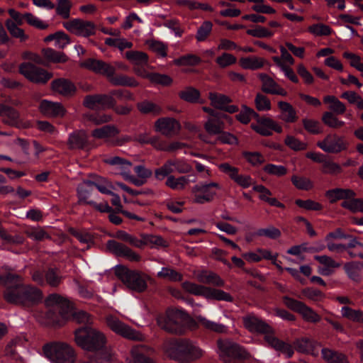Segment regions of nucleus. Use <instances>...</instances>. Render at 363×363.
I'll list each match as a JSON object with an SVG mask.
<instances>
[{"mask_svg":"<svg viewBox=\"0 0 363 363\" xmlns=\"http://www.w3.org/2000/svg\"><path fill=\"white\" fill-rule=\"evenodd\" d=\"M196 321L199 325L202 326L206 330L218 333H225L227 332V327L225 325L211 321L201 315L196 317Z\"/></svg>","mask_w":363,"mask_h":363,"instance_id":"obj_34","label":"nucleus"},{"mask_svg":"<svg viewBox=\"0 0 363 363\" xmlns=\"http://www.w3.org/2000/svg\"><path fill=\"white\" fill-rule=\"evenodd\" d=\"M176 172L174 160L166 161L162 166L155 170V177L157 180L162 181Z\"/></svg>","mask_w":363,"mask_h":363,"instance_id":"obj_37","label":"nucleus"},{"mask_svg":"<svg viewBox=\"0 0 363 363\" xmlns=\"http://www.w3.org/2000/svg\"><path fill=\"white\" fill-rule=\"evenodd\" d=\"M291 182L292 184L297 188L301 190H309L313 188V184L312 181L305 177H299L297 175H293L291 177Z\"/></svg>","mask_w":363,"mask_h":363,"instance_id":"obj_56","label":"nucleus"},{"mask_svg":"<svg viewBox=\"0 0 363 363\" xmlns=\"http://www.w3.org/2000/svg\"><path fill=\"white\" fill-rule=\"evenodd\" d=\"M126 58L134 65H145L147 62L146 53L138 51H129L125 53Z\"/></svg>","mask_w":363,"mask_h":363,"instance_id":"obj_55","label":"nucleus"},{"mask_svg":"<svg viewBox=\"0 0 363 363\" xmlns=\"http://www.w3.org/2000/svg\"><path fill=\"white\" fill-rule=\"evenodd\" d=\"M67 145L71 150H82L87 147L89 140L86 132L79 130L70 133L67 140Z\"/></svg>","mask_w":363,"mask_h":363,"instance_id":"obj_25","label":"nucleus"},{"mask_svg":"<svg viewBox=\"0 0 363 363\" xmlns=\"http://www.w3.org/2000/svg\"><path fill=\"white\" fill-rule=\"evenodd\" d=\"M218 354L224 363H233L234 359H246L249 352L242 346L229 340H218Z\"/></svg>","mask_w":363,"mask_h":363,"instance_id":"obj_9","label":"nucleus"},{"mask_svg":"<svg viewBox=\"0 0 363 363\" xmlns=\"http://www.w3.org/2000/svg\"><path fill=\"white\" fill-rule=\"evenodd\" d=\"M189 179L185 176L176 177L174 175L169 176L165 182V185L174 191H182L189 184Z\"/></svg>","mask_w":363,"mask_h":363,"instance_id":"obj_35","label":"nucleus"},{"mask_svg":"<svg viewBox=\"0 0 363 363\" xmlns=\"http://www.w3.org/2000/svg\"><path fill=\"white\" fill-rule=\"evenodd\" d=\"M106 320L108 327L117 335L130 340H143L144 337L141 333L133 330L129 325L120 320L118 318L113 315H108L106 317Z\"/></svg>","mask_w":363,"mask_h":363,"instance_id":"obj_13","label":"nucleus"},{"mask_svg":"<svg viewBox=\"0 0 363 363\" xmlns=\"http://www.w3.org/2000/svg\"><path fill=\"white\" fill-rule=\"evenodd\" d=\"M213 24L210 21H204L198 28L196 38L199 42L204 41L212 30Z\"/></svg>","mask_w":363,"mask_h":363,"instance_id":"obj_64","label":"nucleus"},{"mask_svg":"<svg viewBox=\"0 0 363 363\" xmlns=\"http://www.w3.org/2000/svg\"><path fill=\"white\" fill-rule=\"evenodd\" d=\"M163 352L180 363H189L201 359L205 352L196 342L188 340H167L162 345Z\"/></svg>","mask_w":363,"mask_h":363,"instance_id":"obj_1","label":"nucleus"},{"mask_svg":"<svg viewBox=\"0 0 363 363\" xmlns=\"http://www.w3.org/2000/svg\"><path fill=\"white\" fill-rule=\"evenodd\" d=\"M341 206L352 213H363V199L353 197L350 200L343 201Z\"/></svg>","mask_w":363,"mask_h":363,"instance_id":"obj_50","label":"nucleus"},{"mask_svg":"<svg viewBox=\"0 0 363 363\" xmlns=\"http://www.w3.org/2000/svg\"><path fill=\"white\" fill-rule=\"evenodd\" d=\"M82 66L99 74L105 75L108 81L115 86H126L135 87L138 82L133 78L124 74L114 76L116 68L113 65L102 60L88 59Z\"/></svg>","mask_w":363,"mask_h":363,"instance_id":"obj_4","label":"nucleus"},{"mask_svg":"<svg viewBox=\"0 0 363 363\" xmlns=\"http://www.w3.org/2000/svg\"><path fill=\"white\" fill-rule=\"evenodd\" d=\"M137 107L143 113H153L159 114L162 111V108L158 105L148 101H144L138 103Z\"/></svg>","mask_w":363,"mask_h":363,"instance_id":"obj_61","label":"nucleus"},{"mask_svg":"<svg viewBox=\"0 0 363 363\" xmlns=\"http://www.w3.org/2000/svg\"><path fill=\"white\" fill-rule=\"evenodd\" d=\"M154 350L145 345H138L133 347L130 352V356L125 359V363H155L149 357Z\"/></svg>","mask_w":363,"mask_h":363,"instance_id":"obj_17","label":"nucleus"},{"mask_svg":"<svg viewBox=\"0 0 363 363\" xmlns=\"http://www.w3.org/2000/svg\"><path fill=\"white\" fill-rule=\"evenodd\" d=\"M52 91L64 97H71L77 91L74 84L68 79L58 78L53 80L50 84Z\"/></svg>","mask_w":363,"mask_h":363,"instance_id":"obj_21","label":"nucleus"},{"mask_svg":"<svg viewBox=\"0 0 363 363\" xmlns=\"http://www.w3.org/2000/svg\"><path fill=\"white\" fill-rule=\"evenodd\" d=\"M321 171L323 174L335 176L341 174L343 169L338 163L326 159L322 164Z\"/></svg>","mask_w":363,"mask_h":363,"instance_id":"obj_46","label":"nucleus"},{"mask_svg":"<svg viewBox=\"0 0 363 363\" xmlns=\"http://www.w3.org/2000/svg\"><path fill=\"white\" fill-rule=\"evenodd\" d=\"M258 77L262 82V90L263 92L283 96L287 95V91L267 74L260 73L258 74Z\"/></svg>","mask_w":363,"mask_h":363,"instance_id":"obj_23","label":"nucleus"},{"mask_svg":"<svg viewBox=\"0 0 363 363\" xmlns=\"http://www.w3.org/2000/svg\"><path fill=\"white\" fill-rule=\"evenodd\" d=\"M26 234L33 240L42 241L50 238V235L41 228H31L26 230Z\"/></svg>","mask_w":363,"mask_h":363,"instance_id":"obj_60","label":"nucleus"},{"mask_svg":"<svg viewBox=\"0 0 363 363\" xmlns=\"http://www.w3.org/2000/svg\"><path fill=\"white\" fill-rule=\"evenodd\" d=\"M317 145L325 152L338 153L345 150L348 143L344 137L337 134H329L323 140L318 141Z\"/></svg>","mask_w":363,"mask_h":363,"instance_id":"obj_14","label":"nucleus"},{"mask_svg":"<svg viewBox=\"0 0 363 363\" xmlns=\"http://www.w3.org/2000/svg\"><path fill=\"white\" fill-rule=\"evenodd\" d=\"M306 322L318 323L320 320V316L311 308L307 306L305 303L302 306L298 311Z\"/></svg>","mask_w":363,"mask_h":363,"instance_id":"obj_51","label":"nucleus"},{"mask_svg":"<svg viewBox=\"0 0 363 363\" xmlns=\"http://www.w3.org/2000/svg\"><path fill=\"white\" fill-rule=\"evenodd\" d=\"M44 57L50 62L54 63H64L67 61V56L62 52L56 51L52 48L43 50Z\"/></svg>","mask_w":363,"mask_h":363,"instance_id":"obj_41","label":"nucleus"},{"mask_svg":"<svg viewBox=\"0 0 363 363\" xmlns=\"http://www.w3.org/2000/svg\"><path fill=\"white\" fill-rule=\"evenodd\" d=\"M344 269L348 277L357 282L360 281V265L359 262H347L344 265Z\"/></svg>","mask_w":363,"mask_h":363,"instance_id":"obj_42","label":"nucleus"},{"mask_svg":"<svg viewBox=\"0 0 363 363\" xmlns=\"http://www.w3.org/2000/svg\"><path fill=\"white\" fill-rule=\"evenodd\" d=\"M208 99L211 101V104L217 109L223 110L230 113L238 111V107L235 105H230V98L224 94L210 92Z\"/></svg>","mask_w":363,"mask_h":363,"instance_id":"obj_22","label":"nucleus"},{"mask_svg":"<svg viewBox=\"0 0 363 363\" xmlns=\"http://www.w3.org/2000/svg\"><path fill=\"white\" fill-rule=\"evenodd\" d=\"M336 114L330 111H326L323 114L322 121L327 126L337 129L340 128L345 125V122L338 119L335 116Z\"/></svg>","mask_w":363,"mask_h":363,"instance_id":"obj_44","label":"nucleus"},{"mask_svg":"<svg viewBox=\"0 0 363 363\" xmlns=\"http://www.w3.org/2000/svg\"><path fill=\"white\" fill-rule=\"evenodd\" d=\"M196 279L203 284H211L215 286H223L224 281L217 274L211 271H201L196 274Z\"/></svg>","mask_w":363,"mask_h":363,"instance_id":"obj_30","label":"nucleus"},{"mask_svg":"<svg viewBox=\"0 0 363 363\" xmlns=\"http://www.w3.org/2000/svg\"><path fill=\"white\" fill-rule=\"evenodd\" d=\"M201 62V58L196 55L188 54L174 60V63L178 66H194Z\"/></svg>","mask_w":363,"mask_h":363,"instance_id":"obj_53","label":"nucleus"},{"mask_svg":"<svg viewBox=\"0 0 363 363\" xmlns=\"http://www.w3.org/2000/svg\"><path fill=\"white\" fill-rule=\"evenodd\" d=\"M45 303L48 307H58L62 313L67 312L70 307L69 301L57 294H52L49 295L46 298Z\"/></svg>","mask_w":363,"mask_h":363,"instance_id":"obj_31","label":"nucleus"},{"mask_svg":"<svg viewBox=\"0 0 363 363\" xmlns=\"http://www.w3.org/2000/svg\"><path fill=\"white\" fill-rule=\"evenodd\" d=\"M157 276L159 278L165 279L170 281H180L183 278L181 273L170 267H162Z\"/></svg>","mask_w":363,"mask_h":363,"instance_id":"obj_48","label":"nucleus"},{"mask_svg":"<svg viewBox=\"0 0 363 363\" xmlns=\"http://www.w3.org/2000/svg\"><path fill=\"white\" fill-rule=\"evenodd\" d=\"M4 298L9 303L30 307L41 301L43 294L39 289L31 285H16L6 289Z\"/></svg>","mask_w":363,"mask_h":363,"instance_id":"obj_3","label":"nucleus"},{"mask_svg":"<svg viewBox=\"0 0 363 363\" xmlns=\"http://www.w3.org/2000/svg\"><path fill=\"white\" fill-rule=\"evenodd\" d=\"M323 102L328 104V108L330 112L337 115L343 114L346 111V106L337 97L332 95L324 96Z\"/></svg>","mask_w":363,"mask_h":363,"instance_id":"obj_36","label":"nucleus"},{"mask_svg":"<svg viewBox=\"0 0 363 363\" xmlns=\"http://www.w3.org/2000/svg\"><path fill=\"white\" fill-rule=\"evenodd\" d=\"M104 162L111 166H114L116 170L124 178V179L131 174L133 164L120 157L115 156L108 157L104 160Z\"/></svg>","mask_w":363,"mask_h":363,"instance_id":"obj_26","label":"nucleus"},{"mask_svg":"<svg viewBox=\"0 0 363 363\" xmlns=\"http://www.w3.org/2000/svg\"><path fill=\"white\" fill-rule=\"evenodd\" d=\"M257 117H258V113L245 105L242 106L241 111L236 115L237 119L243 124H247L252 118H256Z\"/></svg>","mask_w":363,"mask_h":363,"instance_id":"obj_54","label":"nucleus"},{"mask_svg":"<svg viewBox=\"0 0 363 363\" xmlns=\"http://www.w3.org/2000/svg\"><path fill=\"white\" fill-rule=\"evenodd\" d=\"M40 112L46 117L62 118L66 113V109L60 102L49 100H42L38 106Z\"/></svg>","mask_w":363,"mask_h":363,"instance_id":"obj_19","label":"nucleus"},{"mask_svg":"<svg viewBox=\"0 0 363 363\" xmlns=\"http://www.w3.org/2000/svg\"><path fill=\"white\" fill-rule=\"evenodd\" d=\"M119 130L113 125H107L99 128L94 129L91 135L97 139H108L117 135Z\"/></svg>","mask_w":363,"mask_h":363,"instance_id":"obj_32","label":"nucleus"},{"mask_svg":"<svg viewBox=\"0 0 363 363\" xmlns=\"http://www.w3.org/2000/svg\"><path fill=\"white\" fill-rule=\"evenodd\" d=\"M219 189L220 186L217 182L199 183L191 189L193 201L198 204L211 202Z\"/></svg>","mask_w":363,"mask_h":363,"instance_id":"obj_10","label":"nucleus"},{"mask_svg":"<svg viewBox=\"0 0 363 363\" xmlns=\"http://www.w3.org/2000/svg\"><path fill=\"white\" fill-rule=\"evenodd\" d=\"M341 315L343 318L357 323L363 324V311L355 310L348 306H343L341 308Z\"/></svg>","mask_w":363,"mask_h":363,"instance_id":"obj_38","label":"nucleus"},{"mask_svg":"<svg viewBox=\"0 0 363 363\" xmlns=\"http://www.w3.org/2000/svg\"><path fill=\"white\" fill-rule=\"evenodd\" d=\"M323 358L328 363H348L345 356L328 348L321 350Z\"/></svg>","mask_w":363,"mask_h":363,"instance_id":"obj_39","label":"nucleus"},{"mask_svg":"<svg viewBox=\"0 0 363 363\" xmlns=\"http://www.w3.org/2000/svg\"><path fill=\"white\" fill-rule=\"evenodd\" d=\"M222 118H225L229 121H232L229 116L225 114L216 118H210L206 121L204 125L206 132L210 135H218L221 133L225 128L224 124L220 120Z\"/></svg>","mask_w":363,"mask_h":363,"instance_id":"obj_29","label":"nucleus"},{"mask_svg":"<svg viewBox=\"0 0 363 363\" xmlns=\"http://www.w3.org/2000/svg\"><path fill=\"white\" fill-rule=\"evenodd\" d=\"M265 60L257 56L242 57L240 59V66L245 69L256 70L264 67Z\"/></svg>","mask_w":363,"mask_h":363,"instance_id":"obj_33","label":"nucleus"},{"mask_svg":"<svg viewBox=\"0 0 363 363\" xmlns=\"http://www.w3.org/2000/svg\"><path fill=\"white\" fill-rule=\"evenodd\" d=\"M116 101L111 95L107 94H94L85 96L83 105L92 110L98 108H111L114 106Z\"/></svg>","mask_w":363,"mask_h":363,"instance_id":"obj_16","label":"nucleus"},{"mask_svg":"<svg viewBox=\"0 0 363 363\" xmlns=\"http://www.w3.org/2000/svg\"><path fill=\"white\" fill-rule=\"evenodd\" d=\"M5 25L13 37L19 38L21 41H25L28 39V35L25 34L24 30L19 28L13 21L8 19Z\"/></svg>","mask_w":363,"mask_h":363,"instance_id":"obj_49","label":"nucleus"},{"mask_svg":"<svg viewBox=\"0 0 363 363\" xmlns=\"http://www.w3.org/2000/svg\"><path fill=\"white\" fill-rule=\"evenodd\" d=\"M278 107L280 110L279 118L288 123H295L298 117L296 109L288 102L279 101Z\"/></svg>","mask_w":363,"mask_h":363,"instance_id":"obj_28","label":"nucleus"},{"mask_svg":"<svg viewBox=\"0 0 363 363\" xmlns=\"http://www.w3.org/2000/svg\"><path fill=\"white\" fill-rule=\"evenodd\" d=\"M84 184L87 187L95 186L102 194H112V185L108 181H107L104 178H101L97 182L86 181L84 182Z\"/></svg>","mask_w":363,"mask_h":363,"instance_id":"obj_47","label":"nucleus"},{"mask_svg":"<svg viewBox=\"0 0 363 363\" xmlns=\"http://www.w3.org/2000/svg\"><path fill=\"white\" fill-rule=\"evenodd\" d=\"M74 340L78 346L87 351H100L106 345L104 333L91 326L78 328L74 332Z\"/></svg>","mask_w":363,"mask_h":363,"instance_id":"obj_5","label":"nucleus"},{"mask_svg":"<svg viewBox=\"0 0 363 363\" xmlns=\"http://www.w3.org/2000/svg\"><path fill=\"white\" fill-rule=\"evenodd\" d=\"M255 104L257 110L259 111H268L272 108L269 99L259 93L257 94L255 98Z\"/></svg>","mask_w":363,"mask_h":363,"instance_id":"obj_59","label":"nucleus"},{"mask_svg":"<svg viewBox=\"0 0 363 363\" xmlns=\"http://www.w3.org/2000/svg\"><path fill=\"white\" fill-rule=\"evenodd\" d=\"M257 123H252L251 128L256 133L263 136H269L272 135V130H274L278 133L282 132V127L274 120L268 117H258L256 118Z\"/></svg>","mask_w":363,"mask_h":363,"instance_id":"obj_15","label":"nucleus"},{"mask_svg":"<svg viewBox=\"0 0 363 363\" xmlns=\"http://www.w3.org/2000/svg\"><path fill=\"white\" fill-rule=\"evenodd\" d=\"M72 320L77 323L89 326L93 323L92 317L86 311L79 310L72 313Z\"/></svg>","mask_w":363,"mask_h":363,"instance_id":"obj_62","label":"nucleus"},{"mask_svg":"<svg viewBox=\"0 0 363 363\" xmlns=\"http://www.w3.org/2000/svg\"><path fill=\"white\" fill-rule=\"evenodd\" d=\"M107 250L118 257H123L130 262H139L141 259L139 254L136 253L125 245L111 240L106 243Z\"/></svg>","mask_w":363,"mask_h":363,"instance_id":"obj_18","label":"nucleus"},{"mask_svg":"<svg viewBox=\"0 0 363 363\" xmlns=\"http://www.w3.org/2000/svg\"><path fill=\"white\" fill-rule=\"evenodd\" d=\"M0 116L4 123L16 127H28V125L23 123L17 111L11 107L0 104Z\"/></svg>","mask_w":363,"mask_h":363,"instance_id":"obj_24","label":"nucleus"},{"mask_svg":"<svg viewBox=\"0 0 363 363\" xmlns=\"http://www.w3.org/2000/svg\"><path fill=\"white\" fill-rule=\"evenodd\" d=\"M23 17L30 26L36 28L44 30L48 27V25L46 23L31 13H24Z\"/></svg>","mask_w":363,"mask_h":363,"instance_id":"obj_63","label":"nucleus"},{"mask_svg":"<svg viewBox=\"0 0 363 363\" xmlns=\"http://www.w3.org/2000/svg\"><path fill=\"white\" fill-rule=\"evenodd\" d=\"M157 132L166 136H172L177 134L180 130V123L173 118H161L155 123Z\"/></svg>","mask_w":363,"mask_h":363,"instance_id":"obj_20","label":"nucleus"},{"mask_svg":"<svg viewBox=\"0 0 363 363\" xmlns=\"http://www.w3.org/2000/svg\"><path fill=\"white\" fill-rule=\"evenodd\" d=\"M72 4L69 0H57L55 5L56 14L62 18L67 19L70 16Z\"/></svg>","mask_w":363,"mask_h":363,"instance_id":"obj_45","label":"nucleus"},{"mask_svg":"<svg viewBox=\"0 0 363 363\" xmlns=\"http://www.w3.org/2000/svg\"><path fill=\"white\" fill-rule=\"evenodd\" d=\"M116 275L129 289L136 292H143L147 288V281L151 279L138 271L130 270L123 266L116 267Z\"/></svg>","mask_w":363,"mask_h":363,"instance_id":"obj_7","label":"nucleus"},{"mask_svg":"<svg viewBox=\"0 0 363 363\" xmlns=\"http://www.w3.org/2000/svg\"><path fill=\"white\" fill-rule=\"evenodd\" d=\"M105 44L108 46L117 48L121 51L126 48H131L133 47V43L131 42H129L123 38H106Z\"/></svg>","mask_w":363,"mask_h":363,"instance_id":"obj_57","label":"nucleus"},{"mask_svg":"<svg viewBox=\"0 0 363 363\" xmlns=\"http://www.w3.org/2000/svg\"><path fill=\"white\" fill-rule=\"evenodd\" d=\"M189 315L182 310H168L165 315L157 318L159 327L170 333L181 335L184 333L185 325L189 319Z\"/></svg>","mask_w":363,"mask_h":363,"instance_id":"obj_6","label":"nucleus"},{"mask_svg":"<svg viewBox=\"0 0 363 363\" xmlns=\"http://www.w3.org/2000/svg\"><path fill=\"white\" fill-rule=\"evenodd\" d=\"M179 96L186 102L196 103L199 102L200 91L192 86H187L179 92Z\"/></svg>","mask_w":363,"mask_h":363,"instance_id":"obj_40","label":"nucleus"},{"mask_svg":"<svg viewBox=\"0 0 363 363\" xmlns=\"http://www.w3.org/2000/svg\"><path fill=\"white\" fill-rule=\"evenodd\" d=\"M142 76L148 79L152 83L161 84L163 86L170 85L172 82V78L167 74L149 73Z\"/></svg>","mask_w":363,"mask_h":363,"instance_id":"obj_52","label":"nucleus"},{"mask_svg":"<svg viewBox=\"0 0 363 363\" xmlns=\"http://www.w3.org/2000/svg\"><path fill=\"white\" fill-rule=\"evenodd\" d=\"M140 237L144 238V247L150 246V247H167V242L159 235L152 234H142Z\"/></svg>","mask_w":363,"mask_h":363,"instance_id":"obj_43","label":"nucleus"},{"mask_svg":"<svg viewBox=\"0 0 363 363\" xmlns=\"http://www.w3.org/2000/svg\"><path fill=\"white\" fill-rule=\"evenodd\" d=\"M308 30L315 36H327L332 33L330 26L323 23L313 24L308 28Z\"/></svg>","mask_w":363,"mask_h":363,"instance_id":"obj_58","label":"nucleus"},{"mask_svg":"<svg viewBox=\"0 0 363 363\" xmlns=\"http://www.w3.org/2000/svg\"><path fill=\"white\" fill-rule=\"evenodd\" d=\"M19 72L29 81L36 84H45L52 77V74L36 67L30 62H23L19 66Z\"/></svg>","mask_w":363,"mask_h":363,"instance_id":"obj_12","label":"nucleus"},{"mask_svg":"<svg viewBox=\"0 0 363 363\" xmlns=\"http://www.w3.org/2000/svg\"><path fill=\"white\" fill-rule=\"evenodd\" d=\"M244 327L250 333H262L264 335V340L269 346L277 351L281 352L287 358L294 354L292 347L280 340L274 335L273 328L265 321L254 314H248L242 317Z\"/></svg>","mask_w":363,"mask_h":363,"instance_id":"obj_2","label":"nucleus"},{"mask_svg":"<svg viewBox=\"0 0 363 363\" xmlns=\"http://www.w3.org/2000/svg\"><path fill=\"white\" fill-rule=\"evenodd\" d=\"M182 287L187 292L196 296H203L206 299L228 302H231L233 300L230 294L223 290L196 284L190 281L182 283Z\"/></svg>","mask_w":363,"mask_h":363,"instance_id":"obj_8","label":"nucleus"},{"mask_svg":"<svg viewBox=\"0 0 363 363\" xmlns=\"http://www.w3.org/2000/svg\"><path fill=\"white\" fill-rule=\"evenodd\" d=\"M356 193L350 189L335 188L328 190L325 196L330 203H333L339 200H350L355 197Z\"/></svg>","mask_w":363,"mask_h":363,"instance_id":"obj_27","label":"nucleus"},{"mask_svg":"<svg viewBox=\"0 0 363 363\" xmlns=\"http://www.w3.org/2000/svg\"><path fill=\"white\" fill-rule=\"evenodd\" d=\"M63 26L69 32L84 38L94 35L96 32V26L94 22L82 18H73L65 21Z\"/></svg>","mask_w":363,"mask_h":363,"instance_id":"obj_11","label":"nucleus"}]
</instances>
